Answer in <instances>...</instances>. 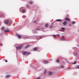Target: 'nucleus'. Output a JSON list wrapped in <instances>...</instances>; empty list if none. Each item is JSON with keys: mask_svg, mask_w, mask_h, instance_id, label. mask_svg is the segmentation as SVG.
Instances as JSON below:
<instances>
[{"mask_svg": "<svg viewBox=\"0 0 79 79\" xmlns=\"http://www.w3.org/2000/svg\"><path fill=\"white\" fill-rule=\"evenodd\" d=\"M22 53L23 55H29V54H30L31 53L30 52H23Z\"/></svg>", "mask_w": 79, "mask_h": 79, "instance_id": "f257e3e1", "label": "nucleus"}, {"mask_svg": "<svg viewBox=\"0 0 79 79\" xmlns=\"http://www.w3.org/2000/svg\"><path fill=\"white\" fill-rule=\"evenodd\" d=\"M23 46V45H20V46H18V47H16L17 50H18V49H21V48Z\"/></svg>", "mask_w": 79, "mask_h": 79, "instance_id": "f03ea898", "label": "nucleus"}, {"mask_svg": "<svg viewBox=\"0 0 79 79\" xmlns=\"http://www.w3.org/2000/svg\"><path fill=\"white\" fill-rule=\"evenodd\" d=\"M73 54L74 56H77V52H73Z\"/></svg>", "mask_w": 79, "mask_h": 79, "instance_id": "7ed1b4c3", "label": "nucleus"}, {"mask_svg": "<svg viewBox=\"0 0 79 79\" xmlns=\"http://www.w3.org/2000/svg\"><path fill=\"white\" fill-rule=\"evenodd\" d=\"M8 23H9V21L7 20H6L4 22V23H5V24H8Z\"/></svg>", "mask_w": 79, "mask_h": 79, "instance_id": "20e7f679", "label": "nucleus"}, {"mask_svg": "<svg viewBox=\"0 0 79 79\" xmlns=\"http://www.w3.org/2000/svg\"><path fill=\"white\" fill-rule=\"evenodd\" d=\"M11 77L10 75H7L6 76V78H9V77Z\"/></svg>", "mask_w": 79, "mask_h": 79, "instance_id": "39448f33", "label": "nucleus"}, {"mask_svg": "<svg viewBox=\"0 0 79 79\" xmlns=\"http://www.w3.org/2000/svg\"><path fill=\"white\" fill-rule=\"evenodd\" d=\"M32 33L33 34H36V33H37V32L35 30H33L32 31Z\"/></svg>", "mask_w": 79, "mask_h": 79, "instance_id": "423d86ee", "label": "nucleus"}, {"mask_svg": "<svg viewBox=\"0 0 79 79\" xmlns=\"http://www.w3.org/2000/svg\"><path fill=\"white\" fill-rule=\"evenodd\" d=\"M62 39H60L61 40H65V39H64V37L63 36H62Z\"/></svg>", "mask_w": 79, "mask_h": 79, "instance_id": "0eeeda50", "label": "nucleus"}, {"mask_svg": "<svg viewBox=\"0 0 79 79\" xmlns=\"http://www.w3.org/2000/svg\"><path fill=\"white\" fill-rule=\"evenodd\" d=\"M48 75H49V76H50V75H52V72H48Z\"/></svg>", "mask_w": 79, "mask_h": 79, "instance_id": "6e6552de", "label": "nucleus"}, {"mask_svg": "<svg viewBox=\"0 0 79 79\" xmlns=\"http://www.w3.org/2000/svg\"><path fill=\"white\" fill-rule=\"evenodd\" d=\"M10 32L9 30H5V32Z\"/></svg>", "mask_w": 79, "mask_h": 79, "instance_id": "1a4fd4ad", "label": "nucleus"}, {"mask_svg": "<svg viewBox=\"0 0 79 79\" xmlns=\"http://www.w3.org/2000/svg\"><path fill=\"white\" fill-rule=\"evenodd\" d=\"M63 25H64V26H66V24H67V23L66 22H64L63 23Z\"/></svg>", "mask_w": 79, "mask_h": 79, "instance_id": "9d476101", "label": "nucleus"}, {"mask_svg": "<svg viewBox=\"0 0 79 79\" xmlns=\"http://www.w3.org/2000/svg\"><path fill=\"white\" fill-rule=\"evenodd\" d=\"M48 63V62L47 61L45 60L44 62V64H47Z\"/></svg>", "mask_w": 79, "mask_h": 79, "instance_id": "9b49d317", "label": "nucleus"}, {"mask_svg": "<svg viewBox=\"0 0 79 79\" xmlns=\"http://www.w3.org/2000/svg\"><path fill=\"white\" fill-rule=\"evenodd\" d=\"M30 47V45L28 44L25 47V48H28V47Z\"/></svg>", "mask_w": 79, "mask_h": 79, "instance_id": "f8f14e48", "label": "nucleus"}, {"mask_svg": "<svg viewBox=\"0 0 79 79\" xmlns=\"http://www.w3.org/2000/svg\"><path fill=\"white\" fill-rule=\"evenodd\" d=\"M56 21H61L62 20L60 19H58L56 20Z\"/></svg>", "mask_w": 79, "mask_h": 79, "instance_id": "ddd939ff", "label": "nucleus"}, {"mask_svg": "<svg viewBox=\"0 0 79 79\" xmlns=\"http://www.w3.org/2000/svg\"><path fill=\"white\" fill-rule=\"evenodd\" d=\"M18 36L19 39H20V38H21V36L20 35H18Z\"/></svg>", "mask_w": 79, "mask_h": 79, "instance_id": "4468645a", "label": "nucleus"}, {"mask_svg": "<svg viewBox=\"0 0 79 79\" xmlns=\"http://www.w3.org/2000/svg\"><path fill=\"white\" fill-rule=\"evenodd\" d=\"M33 50H34V51H36V50H37V49L36 48H33Z\"/></svg>", "mask_w": 79, "mask_h": 79, "instance_id": "2eb2a0df", "label": "nucleus"}, {"mask_svg": "<svg viewBox=\"0 0 79 79\" xmlns=\"http://www.w3.org/2000/svg\"><path fill=\"white\" fill-rule=\"evenodd\" d=\"M45 26L46 27H48V24H47L45 25Z\"/></svg>", "mask_w": 79, "mask_h": 79, "instance_id": "dca6fc26", "label": "nucleus"}, {"mask_svg": "<svg viewBox=\"0 0 79 79\" xmlns=\"http://www.w3.org/2000/svg\"><path fill=\"white\" fill-rule=\"evenodd\" d=\"M36 30H38V31H40V28L39 27H38L36 28Z\"/></svg>", "mask_w": 79, "mask_h": 79, "instance_id": "f3484780", "label": "nucleus"}, {"mask_svg": "<svg viewBox=\"0 0 79 79\" xmlns=\"http://www.w3.org/2000/svg\"><path fill=\"white\" fill-rule=\"evenodd\" d=\"M56 62L57 63H58V62H60V59H57L56 61Z\"/></svg>", "mask_w": 79, "mask_h": 79, "instance_id": "a211bd4d", "label": "nucleus"}, {"mask_svg": "<svg viewBox=\"0 0 79 79\" xmlns=\"http://www.w3.org/2000/svg\"><path fill=\"white\" fill-rule=\"evenodd\" d=\"M65 20H68L69 21H70V20H69V19L68 18H66Z\"/></svg>", "mask_w": 79, "mask_h": 79, "instance_id": "6ab92c4d", "label": "nucleus"}, {"mask_svg": "<svg viewBox=\"0 0 79 79\" xmlns=\"http://www.w3.org/2000/svg\"><path fill=\"white\" fill-rule=\"evenodd\" d=\"M72 23L73 24H75V23H76V22H75V21H73Z\"/></svg>", "mask_w": 79, "mask_h": 79, "instance_id": "aec40b11", "label": "nucleus"}, {"mask_svg": "<svg viewBox=\"0 0 79 79\" xmlns=\"http://www.w3.org/2000/svg\"><path fill=\"white\" fill-rule=\"evenodd\" d=\"M32 3H33V2H32V1H31L30 2V5H31V4H32Z\"/></svg>", "mask_w": 79, "mask_h": 79, "instance_id": "412c9836", "label": "nucleus"}, {"mask_svg": "<svg viewBox=\"0 0 79 79\" xmlns=\"http://www.w3.org/2000/svg\"><path fill=\"white\" fill-rule=\"evenodd\" d=\"M61 29H62V30H63V31H65V28H62Z\"/></svg>", "mask_w": 79, "mask_h": 79, "instance_id": "4be33fe9", "label": "nucleus"}, {"mask_svg": "<svg viewBox=\"0 0 79 79\" xmlns=\"http://www.w3.org/2000/svg\"><path fill=\"white\" fill-rule=\"evenodd\" d=\"M76 63H77V62L75 61L73 64H76Z\"/></svg>", "mask_w": 79, "mask_h": 79, "instance_id": "5701e85b", "label": "nucleus"}, {"mask_svg": "<svg viewBox=\"0 0 79 79\" xmlns=\"http://www.w3.org/2000/svg\"><path fill=\"white\" fill-rule=\"evenodd\" d=\"M37 22V20H35L34 22H33V23H36Z\"/></svg>", "mask_w": 79, "mask_h": 79, "instance_id": "b1692460", "label": "nucleus"}, {"mask_svg": "<svg viewBox=\"0 0 79 79\" xmlns=\"http://www.w3.org/2000/svg\"><path fill=\"white\" fill-rule=\"evenodd\" d=\"M1 30H4V27H2V28H1Z\"/></svg>", "mask_w": 79, "mask_h": 79, "instance_id": "393cba45", "label": "nucleus"}, {"mask_svg": "<svg viewBox=\"0 0 79 79\" xmlns=\"http://www.w3.org/2000/svg\"><path fill=\"white\" fill-rule=\"evenodd\" d=\"M53 37H54L55 38V37L56 36V35H53Z\"/></svg>", "mask_w": 79, "mask_h": 79, "instance_id": "a878e982", "label": "nucleus"}, {"mask_svg": "<svg viewBox=\"0 0 79 79\" xmlns=\"http://www.w3.org/2000/svg\"><path fill=\"white\" fill-rule=\"evenodd\" d=\"M77 69H79V65H78V66L77 67Z\"/></svg>", "mask_w": 79, "mask_h": 79, "instance_id": "bb28decb", "label": "nucleus"}, {"mask_svg": "<svg viewBox=\"0 0 79 79\" xmlns=\"http://www.w3.org/2000/svg\"><path fill=\"white\" fill-rule=\"evenodd\" d=\"M40 79V77H37L36 79Z\"/></svg>", "mask_w": 79, "mask_h": 79, "instance_id": "cd10ccee", "label": "nucleus"}, {"mask_svg": "<svg viewBox=\"0 0 79 79\" xmlns=\"http://www.w3.org/2000/svg\"><path fill=\"white\" fill-rule=\"evenodd\" d=\"M46 72H47V71H46V70H45V71H44V73H46Z\"/></svg>", "mask_w": 79, "mask_h": 79, "instance_id": "c85d7f7f", "label": "nucleus"}, {"mask_svg": "<svg viewBox=\"0 0 79 79\" xmlns=\"http://www.w3.org/2000/svg\"><path fill=\"white\" fill-rule=\"evenodd\" d=\"M57 36H58L59 37H60V35L59 34H57Z\"/></svg>", "mask_w": 79, "mask_h": 79, "instance_id": "c756f323", "label": "nucleus"}, {"mask_svg": "<svg viewBox=\"0 0 79 79\" xmlns=\"http://www.w3.org/2000/svg\"><path fill=\"white\" fill-rule=\"evenodd\" d=\"M22 11L23 12H24L25 11V10H23Z\"/></svg>", "mask_w": 79, "mask_h": 79, "instance_id": "7c9ffc66", "label": "nucleus"}, {"mask_svg": "<svg viewBox=\"0 0 79 79\" xmlns=\"http://www.w3.org/2000/svg\"><path fill=\"white\" fill-rule=\"evenodd\" d=\"M40 39H42V36L40 37Z\"/></svg>", "mask_w": 79, "mask_h": 79, "instance_id": "2f4dec72", "label": "nucleus"}, {"mask_svg": "<svg viewBox=\"0 0 79 79\" xmlns=\"http://www.w3.org/2000/svg\"><path fill=\"white\" fill-rule=\"evenodd\" d=\"M1 46H3V44H1Z\"/></svg>", "mask_w": 79, "mask_h": 79, "instance_id": "473e14b6", "label": "nucleus"}, {"mask_svg": "<svg viewBox=\"0 0 79 79\" xmlns=\"http://www.w3.org/2000/svg\"><path fill=\"white\" fill-rule=\"evenodd\" d=\"M52 26L50 27V28H52Z\"/></svg>", "mask_w": 79, "mask_h": 79, "instance_id": "72a5a7b5", "label": "nucleus"}, {"mask_svg": "<svg viewBox=\"0 0 79 79\" xmlns=\"http://www.w3.org/2000/svg\"><path fill=\"white\" fill-rule=\"evenodd\" d=\"M69 26H71V25L70 24L69 25Z\"/></svg>", "mask_w": 79, "mask_h": 79, "instance_id": "f704fd0d", "label": "nucleus"}, {"mask_svg": "<svg viewBox=\"0 0 79 79\" xmlns=\"http://www.w3.org/2000/svg\"><path fill=\"white\" fill-rule=\"evenodd\" d=\"M6 62L7 63V60H6Z\"/></svg>", "mask_w": 79, "mask_h": 79, "instance_id": "c9c22d12", "label": "nucleus"}, {"mask_svg": "<svg viewBox=\"0 0 79 79\" xmlns=\"http://www.w3.org/2000/svg\"><path fill=\"white\" fill-rule=\"evenodd\" d=\"M61 68H64V67H63V66H61Z\"/></svg>", "mask_w": 79, "mask_h": 79, "instance_id": "e433bc0d", "label": "nucleus"}, {"mask_svg": "<svg viewBox=\"0 0 79 79\" xmlns=\"http://www.w3.org/2000/svg\"><path fill=\"white\" fill-rule=\"evenodd\" d=\"M69 68H70V67H69V68H68V69H69Z\"/></svg>", "mask_w": 79, "mask_h": 79, "instance_id": "4c0bfd02", "label": "nucleus"}, {"mask_svg": "<svg viewBox=\"0 0 79 79\" xmlns=\"http://www.w3.org/2000/svg\"><path fill=\"white\" fill-rule=\"evenodd\" d=\"M42 28V29L43 30V29H44V28H42V27L41 28Z\"/></svg>", "mask_w": 79, "mask_h": 79, "instance_id": "58836bf2", "label": "nucleus"}]
</instances>
